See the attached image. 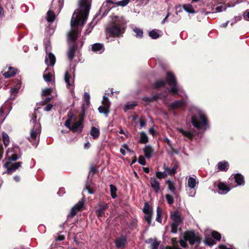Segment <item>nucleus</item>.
Masks as SVG:
<instances>
[{
    "label": "nucleus",
    "instance_id": "nucleus-10",
    "mask_svg": "<svg viewBox=\"0 0 249 249\" xmlns=\"http://www.w3.org/2000/svg\"><path fill=\"white\" fill-rule=\"evenodd\" d=\"M45 61L48 66H53L55 63V57L53 53H50L46 54Z\"/></svg>",
    "mask_w": 249,
    "mask_h": 249
},
{
    "label": "nucleus",
    "instance_id": "nucleus-13",
    "mask_svg": "<svg viewBox=\"0 0 249 249\" xmlns=\"http://www.w3.org/2000/svg\"><path fill=\"white\" fill-rule=\"evenodd\" d=\"M64 79L65 81L67 84V87L70 89H72L73 88L74 81L68 72L65 73Z\"/></svg>",
    "mask_w": 249,
    "mask_h": 249
},
{
    "label": "nucleus",
    "instance_id": "nucleus-32",
    "mask_svg": "<svg viewBox=\"0 0 249 249\" xmlns=\"http://www.w3.org/2000/svg\"><path fill=\"white\" fill-rule=\"evenodd\" d=\"M183 9L189 13L194 14L195 13V11L193 8V6L190 4H185L183 5Z\"/></svg>",
    "mask_w": 249,
    "mask_h": 249
},
{
    "label": "nucleus",
    "instance_id": "nucleus-55",
    "mask_svg": "<svg viewBox=\"0 0 249 249\" xmlns=\"http://www.w3.org/2000/svg\"><path fill=\"white\" fill-rule=\"evenodd\" d=\"M91 24H92L91 23H90L89 24V27L85 31V35H88L91 32V31L92 30V28L93 27V25L91 27Z\"/></svg>",
    "mask_w": 249,
    "mask_h": 249
},
{
    "label": "nucleus",
    "instance_id": "nucleus-51",
    "mask_svg": "<svg viewBox=\"0 0 249 249\" xmlns=\"http://www.w3.org/2000/svg\"><path fill=\"white\" fill-rule=\"evenodd\" d=\"M172 243L173 244L172 247H169L167 249H181L178 247L176 246L175 245L177 244V242L176 239H172Z\"/></svg>",
    "mask_w": 249,
    "mask_h": 249
},
{
    "label": "nucleus",
    "instance_id": "nucleus-4",
    "mask_svg": "<svg viewBox=\"0 0 249 249\" xmlns=\"http://www.w3.org/2000/svg\"><path fill=\"white\" fill-rule=\"evenodd\" d=\"M166 81L168 84L171 87L169 92L173 94H178V89L177 85V82L175 75L171 72L167 73Z\"/></svg>",
    "mask_w": 249,
    "mask_h": 249
},
{
    "label": "nucleus",
    "instance_id": "nucleus-47",
    "mask_svg": "<svg viewBox=\"0 0 249 249\" xmlns=\"http://www.w3.org/2000/svg\"><path fill=\"white\" fill-rule=\"evenodd\" d=\"M149 35L153 39H157L159 37V35L155 30L150 31L149 33Z\"/></svg>",
    "mask_w": 249,
    "mask_h": 249
},
{
    "label": "nucleus",
    "instance_id": "nucleus-57",
    "mask_svg": "<svg viewBox=\"0 0 249 249\" xmlns=\"http://www.w3.org/2000/svg\"><path fill=\"white\" fill-rule=\"evenodd\" d=\"M243 16L245 20H249V11L245 12L243 14Z\"/></svg>",
    "mask_w": 249,
    "mask_h": 249
},
{
    "label": "nucleus",
    "instance_id": "nucleus-44",
    "mask_svg": "<svg viewBox=\"0 0 249 249\" xmlns=\"http://www.w3.org/2000/svg\"><path fill=\"white\" fill-rule=\"evenodd\" d=\"M156 175L157 178H158L159 179H161L163 178H165L167 176V173H166V172H156Z\"/></svg>",
    "mask_w": 249,
    "mask_h": 249
},
{
    "label": "nucleus",
    "instance_id": "nucleus-46",
    "mask_svg": "<svg viewBox=\"0 0 249 249\" xmlns=\"http://www.w3.org/2000/svg\"><path fill=\"white\" fill-rule=\"evenodd\" d=\"M160 244V242L158 241L157 240H154V241L152 242L151 245V249H158L159 245Z\"/></svg>",
    "mask_w": 249,
    "mask_h": 249
},
{
    "label": "nucleus",
    "instance_id": "nucleus-11",
    "mask_svg": "<svg viewBox=\"0 0 249 249\" xmlns=\"http://www.w3.org/2000/svg\"><path fill=\"white\" fill-rule=\"evenodd\" d=\"M84 205V202L83 201H79V202L76 204L74 206L71 208V215L72 217L74 216L76 212L81 210Z\"/></svg>",
    "mask_w": 249,
    "mask_h": 249
},
{
    "label": "nucleus",
    "instance_id": "nucleus-5",
    "mask_svg": "<svg viewBox=\"0 0 249 249\" xmlns=\"http://www.w3.org/2000/svg\"><path fill=\"white\" fill-rule=\"evenodd\" d=\"M40 132V126L38 124H37L31 129L30 136L28 137V139L33 144H36L38 143Z\"/></svg>",
    "mask_w": 249,
    "mask_h": 249
},
{
    "label": "nucleus",
    "instance_id": "nucleus-16",
    "mask_svg": "<svg viewBox=\"0 0 249 249\" xmlns=\"http://www.w3.org/2000/svg\"><path fill=\"white\" fill-rule=\"evenodd\" d=\"M151 187L158 193L160 190V183L157 179L155 178H151L150 180Z\"/></svg>",
    "mask_w": 249,
    "mask_h": 249
},
{
    "label": "nucleus",
    "instance_id": "nucleus-14",
    "mask_svg": "<svg viewBox=\"0 0 249 249\" xmlns=\"http://www.w3.org/2000/svg\"><path fill=\"white\" fill-rule=\"evenodd\" d=\"M143 151L146 158L150 159L152 156L153 150L151 146L149 145H145L143 149Z\"/></svg>",
    "mask_w": 249,
    "mask_h": 249
},
{
    "label": "nucleus",
    "instance_id": "nucleus-64",
    "mask_svg": "<svg viewBox=\"0 0 249 249\" xmlns=\"http://www.w3.org/2000/svg\"><path fill=\"white\" fill-rule=\"evenodd\" d=\"M219 248L221 249H232L230 248H227L226 246L223 245H219Z\"/></svg>",
    "mask_w": 249,
    "mask_h": 249
},
{
    "label": "nucleus",
    "instance_id": "nucleus-53",
    "mask_svg": "<svg viewBox=\"0 0 249 249\" xmlns=\"http://www.w3.org/2000/svg\"><path fill=\"white\" fill-rule=\"evenodd\" d=\"M138 162L140 164L142 165H145L146 164L145 158L142 156H141L139 157Z\"/></svg>",
    "mask_w": 249,
    "mask_h": 249
},
{
    "label": "nucleus",
    "instance_id": "nucleus-23",
    "mask_svg": "<svg viewBox=\"0 0 249 249\" xmlns=\"http://www.w3.org/2000/svg\"><path fill=\"white\" fill-rule=\"evenodd\" d=\"M49 68L46 69L43 73V78L47 82H50L52 81L53 74L51 72H48Z\"/></svg>",
    "mask_w": 249,
    "mask_h": 249
},
{
    "label": "nucleus",
    "instance_id": "nucleus-45",
    "mask_svg": "<svg viewBox=\"0 0 249 249\" xmlns=\"http://www.w3.org/2000/svg\"><path fill=\"white\" fill-rule=\"evenodd\" d=\"M187 241V240L185 238H183V235H182V237H180V240L179 241V243L180 245V246L183 248H186L187 246V244L186 243V242Z\"/></svg>",
    "mask_w": 249,
    "mask_h": 249
},
{
    "label": "nucleus",
    "instance_id": "nucleus-41",
    "mask_svg": "<svg viewBox=\"0 0 249 249\" xmlns=\"http://www.w3.org/2000/svg\"><path fill=\"white\" fill-rule=\"evenodd\" d=\"M103 106L106 107L108 108L110 107V103L108 100V98L105 96H103V100L102 101Z\"/></svg>",
    "mask_w": 249,
    "mask_h": 249
},
{
    "label": "nucleus",
    "instance_id": "nucleus-31",
    "mask_svg": "<svg viewBox=\"0 0 249 249\" xmlns=\"http://www.w3.org/2000/svg\"><path fill=\"white\" fill-rule=\"evenodd\" d=\"M148 141V138L146 134L143 132L140 133L139 142L142 143H146Z\"/></svg>",
    "mask_w": 249,
    "mask_h": 249
},
{
    "label": "nucleus",
    "instance_id": "nucleus-15",
    "mask_svg": "<svg viewBox=\"0 0 249 249\" xmlns=\"http://www.w3.org/2000/svg\"><path fill=\"white\" fill-rule=\"evenodd\" d=\"M198 184V180L196 178L190 177L188 178L187 185L190 189H195Z\"/></svg>",
    "mask_w": 249,
    "mask_h": 249
},
{
    "label": "nucleus",
    "instance_id": "nucleus-40",
    "mask_svg": "<svg viewBox=\"0 0 249 249\" xmlns=\"http://www.w3.org/2000/svg\"><path fill=\"white\" fill-rule=\"evenodd\" d=\"M156 212H157L156 220L158 222L161 223L162 221V219L161 218V210L159 207H157Z\"/></svg>",
    "mask_w": 249,
    "mask_h": 249
},
{
    "label": "nucleus",
    "instance_id": "nucleus-12",
    "mask_svg": "<svg viewBox=\"0 0 249 249\" xmlns=\"http://www.w3.org/2000/svg\"><path fill=\"white\" fill-rule=\"evenodd\" d=\"M233 179L237 183L238 185H242L244 184V178L241 175L239 174H236L234 176V177L231 176L229 179V180L231 181Z\"/></svg>",
    "mask_w": 249,
    "mask_h": 249
},
{
    "label": "nucleus",
    "instance_id": "nucleus-56",
    "mask_svg": "<svg viewBox=\"0 0 249 249\" xmlns=\"http://www.w3.org/2000/svg\"><path fill=\"white\" fill-rule=\"evenodd\" d=\"M164 172H166V173H167V175H172L171 173V169L166 167L165 165L163 167Z\"/></svg>",
    "mask_w": 249,
    "mask_h": 249
},
{
    "label": "nucleus",
    "instance_id": "nucleus-18",
    "mask_svg": "<svg viewBox=\"0 0 249 249\" xmlns=\"http://www.w3.org/2000/svg\"><path fill=\"white\" fill-rule=\"evenodd\" d=\"M92 50L95 52L102 53L104 51V46L100 43H95L92 46Z\"/></svg>",
    "mask_w": 249,
    "mask_h": 249
},
{
    "label": "nucleus",
    "instance_id": "nucleus-8",
    "mask_svg": "<svg viewBox=\"0 0 249 249\" xmlns=\"http://www.w3.org/2000/svg\"><path fill=\"white\" fill-rule=\"evenodd\" d=\"M21 164L22 162L20 161L13 164L9 161H7L4 164V167L7 169V173L8 174H11L12 172L15 171L16 169L20 167Z\"/></svg>",
    "mask_w": 249,
    "mask_h": 249
},
{
    "label": "nucleus",
    "instance_id": "nucleus-9",
    "mask_svg": "<svg viewBox=\"0 0 249 249\" xmlns=\"http://www.w3.org/2000/svg\"><path fill=\"white\" fill-rule=\"evenodd\" d=\"M108 206L107 203H103L101 201L98 202L97 209L96 210L98 217H102L104 214L105 211L107 209Z\"/></svg>",
    "mask_w": 249,
    "mask_h": 249
},
{
    "label": "nucleus",
    "instance_id": "nucleus-48",
    "mask_svg": "<svg viewBox=\"0 0 249 249\" xmlns=\"http://www.w3.org/2000/svg\"><path fill=\"white\" fill-rule=\"evenodd\" d=\"M52 89L51 88H46L42 90V96H47L51 94L52 93Z\"/></svg>",
    "mask_w": 249,
    "mask_h": 249
},
{
    "label": "nucleus",
    "instance_id": "nucleus-58",
    "mask_svg": "<svg viewBox=\"0 0 249 249\" xmlns=\"http://www.w3.org/2000/svg\"><path fill=\"white\" fill-rule=\"evenodd\" d=\"M18 159V157L17 154H14L9 157V160L12 161H16Z\"/></svg>",
    "mask_w": 249,
    "mask_h": 249
},
{
    "label": "nucleus",
    "instance_id": "nucleus-6",
    "mask_svg": "<svg viewBox=\"0 0 249 249\" xmlns=\"http://www.w3.org/2000/svg\"><path fill=\"white\" fill-rule=\"evenodd\" d=\"M82 119H80L78 122H76L71 126V119L67 120L65 123V125L69 128V130H71L74 132H80L83 129Z\"/></svg>",
    "mask_w": 249,
    "mask_h": 249
},
{
    "label": "nucleus",
    "instance_id": "nucleus-26",
    "mask_svg": "<svg viewBox=\"0 0 249 249\" xmlns=\"http://www.w3.org/2000/svg\"><path fill=\"white\" fill-rule=\"evenodd\" d=\"M126 239L124 237H121L118 238L115 242V245L117 248H120L124 246Z\"/></svg>",
    "mask_w": 249,
    "mask_h": 249
},
{
    "label": "nucleus",
    "instance_id": "nucleus-61",
    "mask_svg": "<svg viewBox=\"0 0 249 249\" xmlns=\"http://www.w3.org/2000/svg\"><path fill=\"white\" fill-rule=\"evenodd\" d=\"M18 89L17 88H11L10 89V92L12 94H14L15 93H18Z\"/></svg>",
    "mask_w": 249,
    "mask_h": 249
},
{
    "label": "nucleus",
    "instance_id": "nucleus-2",
    "mask_svg": "<svg viewBox=\"0 0 249 249\" xmlns=\"http://www.w3.org/2000/svg\"><path fill=\"white\" fill-rule=\"evenodd\" d=\"M112 25L108 28L111 36L118 37L124 32L127 21L123 16L112 15L111 17Z\"/></svg>",
    "mask_w": 249,
    "mask_h": 249
},
{
    "label": "nucleus",
    "instance_id": "nucleus-49",
    "mask_svg": "<svg viewBox=\"0 0 249 249\" xmlns=\"http://www.w3.org/2000/svg\"><path fill=\"white\" fill-rule=\"evenodd\" d=\"M165 84V82L163 80H160V81H158L157 82H156L154 84V87L155 88H159L160 87H162Z\"/></svg>",
    "mask_w": 249,
    "mask_h": 249
},
{
    "label": "nucleus",
    "instance_id": "nucleus-35",
    "mask_svg": "<svg viewBox=\"0 0 249 249\" xmlns=\"http://www.w3.org/2000/svg\"><path fill=\"white\" fill-rule=\"evenodd\" d=\"M110 192H111V196L113 198H115L117 196L116 195V191H117V188L116 186H115L113 184L110 185Z\"/></svg>",
    "mask_w": 249,
    "mask_h": 249
},
{
    "label": "nucleus",
    "instance_id": "nucleus-36",
    "mask_svg": "<svg viewBox=\"0 0 249 249\" xmlns=\"http://www.w3.org/2000/svg\"><path fill=\"white\" fill-rule=\"evenodd\" d=\"M143 212L144 213H153L152 208L147 203H145L144 204L143 209Z\"/></svg>",
    "mask_w": 249,
    "mask_h": 249
},
{
    "label": "nucleus",
    "instance_id": "nucleus-21",
    "mask_svg": "<svg viewBox=\"0 0 249 249\" xmlns=\"http://www.w3.org/2000/svg\"><path fill=\"white\" fill-rule=\"evenodd\" d=\"M75 46L73 45H72L69 47L67 55L69 58V59L71 61L72 60L75 54Z\"/></svg>",
    "mask_w": 249,
    "mask_h": 249
},
{
    "label": "nucleus",
    "instance_id": "nucleus-52",
    "mask_svg": "<svg viewBox=\"0 0 249 249\" xmlns=\"http://www.w3.org/2000/svg\"><path fill=\"white\" fill-rule=\"evenodd\" d=\"M165 198L168 203L169 204L171 205V204H172L174 202V199L173 198V197L169 195V194H167L165 195Z\"/></svg>",
    "mask_w": 249,
    "mask_h": 249
},
{
    "label": "nucleus",
    "instance_id": "nucleus-25",
    "mask_svg": "<svg viewBox=\"0 0 249 249\" xmlns=\"http://www.w3.org/2000/svg\"><path fill=\"white\" fill-rule=\"evenodd\" d=\"M17 70L12 67H9L8 71L3 73V76L5 78H9L14 76L16 73Z\"/></svg>",
    "mask_w": 249,
    "mask_h": 249
},
{
    "label": "nucleus",
    "instance_id": "nucleus-54",
    "mask_svg": "<svg viewBox=\"0 0 249 249\" xmlns=\"http://www.w3.org/2000/svg\"><path fill=\"white\" fill-rule=\"evenodd\" d=\"M136 106V104H135L128 103L126 105V106L124 108V110L125 111H126L127 110L131 109L133 108L134 107H135Z\"/></svg>",
    "mask_w": 249,
    "mask_h": 249
},
{
    "label": "nucleus",
    "instance_id": "nucleus-3",
    "mask_svg": "<svg viewBox=\"0 0 249 249\" xmlns=\"http://www.w3.org/2000/svg\"><path fill=\"white\" fill-rule=\"evenodd\" d=\"M192 123L194 126L199 131H204L207 128V120L205 115L200 110L192 117Z\"/></svg>",
    "mask_w": 249,
    "mask_h": 249
},
{
    "label": "nucleus",
    "instance_id": "nucleus-34",
    "mask_svg": "<svg viewBox=\"0 0 249 249\" xmlns=\"http://www.w3.org/2000/svg\"><path fill=\"white\" fill-rule=\"evenodd\" d=\"M55 18L54 13L51 11H49L47 13V20L49 22H53Z\"/></svg>",
    "mask_w": 249,
    "mask_h": 249
},
{
    "label": "nucleus",
    "instance_id": "nucleus-17",
    "mask_svg": "<svg viewBox=\"0 0 249 249\" xmlns=\"http://www.w3.org/2000/svg\"><path fill=\"white\" fill-rule=\"evenodd\" d=\"M210 234L212 235V236L213 237L214 239L218 241H219L221 238V234L217 231H212L210 230H207L205 231V235H206V236Z\"/></svg>",
    "mask_w": 249,
    "mask_h": 249
},
{
    "label": "nucleus",
    "instance_id": "nucleus-22",
    "mask_svg": "<svg viewBox=\"0 0 249 249\" xmlns=\"http://www.w3.org/2000/svg\"><path fill=\"white\" fill-rule=\"evenodd\" d=\"M219 171H227L228 169V162L225 161L219 162L217 164Z\"/></svg>",
    "mask_w": 249,
    "mask_h": 249
},
{
    "label": "nucleus",
    "instance_id": "nucleus-28",
    "mask_svg": "<svg viewBox=\"0 0 249 249\" xmlns=\"http://www.w3.org/2000/svg\"><path fill=\"white\" fill-rule=\"evenodd\" d=\"M172 219L174 221V222L181 223L182 220L180 218L179 214L178 212H174L171 215Z\"/></svg>",
    "mask_w": 249,
    "mask_h": 249
},
{
    "label": "nucleus",
    "instance_id": "nucleus-24",
    "mask_svg": "<svg viewBox=\"0 0 249 249\" xmlns=\"http://www.w3.org/2000/svg\"><path fill=\"white\" fill-rule=\"evenodd\" d=\"M177 130L180 132L184 137H187L188 139H192L194 136V133L190 131L184 130L182 128H177Z\"/></svg>",
    "mask_w": 249,
    "mask_h": 249
},
{
    "label": "nucleus",
    "instance_id": "nucleus-19",
    "mask_svg": "<svg viewBox=\"0 0 249 249\" xmlns=\"http://www.w3.org/2000/svg\"><path fill=\"white\" fill-rule=\"evenodd\" d=\"M219 190L220 191V193L225 194L228 193L230 189L224 183L220 182L218 185Z\"/></svg>",
    "mask_w": 249,
    "mask_h": 249
},
{
    "label": "nucleus",
    "instance_id": "nucleus-62",
    "mask_svg": "<svg viewBox=\"0 0 249 249\" xmlns=\"http://www.w3.org/2000/svg\"><path fill=\"white\" fill-rule=\"evenodd\" d=\"M140 125L141 127H142L145 126V122L143 119H141L140 121Z\"/></svg>",
    "mask_w": 249,
    "mask_h": 249
},
{
    "label": "nucleus",
    "instance_id": "nucleus-38",
    "mask_svg": "<svg viewBox=\"0 0 249 249\" xmlns=\"http://www.w3.org/2000/svg\"><path fill=\"white\" fill-rule=\"evenodd\" d=\"M130 0H122L115 2V4L117 6L124 7L127 5L129 2Z\"/></svg>",
    "mask_w": 249,
    "mask_h": 249
},
{
    "label": "nucleus",
    "instance_id": "nucleus-60",
    "mask_svg": "<svg viewBox=\"0 0 249 249\" xmlns=\"http://www.w3.org/2000/svg\"><path fill=\"white\" fill-rule=\"evenodd\" d=\"M53 107V106L51 104H48L45 107H44V110L46 111H49L50 110H51V109H52Z\"/></svg>",
    "mask_w": 249,
    "mask_h": 249
},
{
    "label": "nucleus",
    "instance_id": "nucleus-20",
    "mask_svg": "<svg viewBox=\"0 0 249 249\" xmlns=\"http://www.w3.org/2000/svg\"><path fill=\"white\" fill-rule=\"evenodd\" d=\"M227 8V7L223 4L217 5L215 8H214V5H213L211 7L212 10L213 11L212 13H219L225 11Z\"/></svg>",
    "mask_w": 249,
    "mask_h": 249
},
{
    "label": "nucleus",
    "instance_id": "nucleus-33",
    "mask_svg": "<svg viewBox=\"0 0 249 249\" xmlns=\"http://www.w3.org/2000/svg\"><path fill=\"white\" fill-rule=\"evenodd\" d=\"M2 141L5 146L7 147L9 144L10 140L7 134L4 132L2 133Z\"/></svg>",
    "mask_w": 249,
    "mask_h": 249
},
{
    "label": "nucleus",
    "instance_id": "nucleus-1",
    "mask_svg": "<svg viewBox=\"0 0 249 249\" xmlns=\"http://www.w3.org/2000/svg\"><path fill=\"white\" fill-rule=\"evenodd\" d=\"M90 0H79V8L74 12L71 20V31L68 33L70 41L73 43L81 33L90 8Z\"/></svg>",
    "mask_w": 249,
    "mask_h": 249
},
{
    "label": "nucleus",
    "instance_id": "nucleus-42",
    "mask_svg": "<svg viewBox=\"0 0 249 249\" xmlns=\"http://www.w3.org/2000/svg\"><path fill=\"white\" fill-rule=\"evenodd\" d=\"M180 223L174 222L171 225V232L176 233L177 232L178 228Z\"/></svg>",
    "mask_w": 249,
    "mask_h": 249
},
{
    "label": "nucleus",
    "instance_id": "nucleus-7",
    "mask_svg": "<svg viewBox=\"0 0 249 249\" xmlns=\"http://www.w3.org/2000/svg\"><path fill=\"white\" fill-rule=\"evenodd\" d=\"M183 238L189 242L191 245L196 243L199 244L200 243V238L196 235L193 231H187L183 233Z\"/></svg>",
    "mask_w": 249,
    "mask_h": 249
},
{
    "label": "nucleus",
    "instance_id": "nucleus-59",
    "mask_svg": "<svg viewBox=\"0 0 249 249\" xmlns=\"http://www.w3.org/2000/svg\"><path fill=\"white\" fill-rule=\"evenodd\" d=\"M84 98L87 102H89L90 95L88 92L84 93Z\"/></svg>",
    "mask_w": 249,
    "mask_h": 249
},
{
    "label": "nucleus",
    "instance_id": "nucleus-29",
    "mask_svg": "<svg viewBox=\"0 0 249 249\" xmlns=\"http://www.w3.org/2000/svg\"><path fill=\"white\" fill-rule=\"evenodd\" d=\"M98 111L100 113L104 114L106 117H107L108 113L110 112L109 108H108L106 107L101 106L98 108Z\"/></svg>",
    "mask_w": 249,
    "mask_h": 249
},
{
    "label": "nucleus",
    "instance_id": "nucleus-50",
    "mask_svg": "<svg viewBox=\"0 0 249 249\" xmlns=\"http://www.w3.org/2000/svg\"><path fill=\"white\" fill-rule=\"evenodd\" d=\"M204 242L206 244L209 246H213L215 244V242L213 239L207 238L206 237L205 239Z\"/></svg>",
    "mask_w": 249,
    "mask_h": 249
},
{
    "label": "nucleus",
    "instance_id": "nucleus-30",
    "mask_svg": "<svg viewBox=\"0 0 249 249\" xmlns=\"http://www.w3.org/2000/svg\"><path fill=\"white\" fill-rule=\"evenodd\" d=\"M100 131L98 128L95 127H92L90 131V135L94 139H96L99 137Z\"/></svg>",
    "mask_w": 249,
    "mask_h": 249
},
{
    "label": "nucleus",
    "instance_id": "nucleus-37",
    "mask_svg": "<svg viewBox=\"0 0 249 249\" xmlns=\"http://www.w3.org/2000/svg\"><path fill=\"white\" fill-rule=\"evenodd\" d=\"M133 31L136 34V36L137 37H142V36L143 32L142 29L135 27L133 28Z\"/></svg>",
    "mask_w": 249,
    "mask_h": 249
},
{
    "label": "nucleus",
    "instance_id": "nucleus-39",
    "mask_svg": "<svg viewBox=\"0 0 249 249\" xmlns=\"http://www.w3.org/2000/svg\"><path fill=\"white\" fill-rule=\"evenodd\" d=\"M152 213H144V219L147 222L149 226L151 224Z\"/></svg>",
    "mask_w": 249,
    "mask_h": 249
},
{
    "label": "nucleus",
    "instance_id": "nucleus-63",
    "mask_svg": "<svg viewBox=\"0 0 249 249\" xmlns=\"http://www.w3.org/2000/svg\"><path fill=\"white\" fill-rule=\"evenodd\" d=\"M96 172V169L93 166H91L90 168L89 173H91L93 175Z\"/></svg>",
    "mask_w": 249,
    "mask_h": 249
},
{
    "label": "nucleus",
    "instance_id": "nucleus-43",
    "mask_svg": "<svg viewBox=\"0 0 249 249\" xmlns=\"http://www.w3.org/2000/svg\"><path fill=\"white\" fill-rule=\"evenodd\" d=\"M167 184H168V188L173 193H175V184L174 182L170 181V180H167Z\"/></svg>",
    "mask_w": 249,
    "mask_h": 249
},
{
    "label": "nucleus",
    "instance_id": "nucleus-27",
    "mask_svg": "<svg viewBox=\"0 0 249 249\" xmlns=\"http://www.w3.org/2000/svg\"><path fill=\"white\" fill-rule=\"evenodd\" d=\"M185 104L184 101L181 100L175 102L170 105V107L173 109H176L182 107Z\"/></svg>",
    "mask_w": 249,
    "mask_h": 249
}]
</instances>
